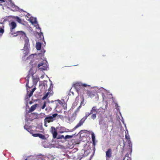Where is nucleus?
Listing matches in <instances>:
<instances>
[{"mask_svg": "<svg viewBox=\"0 0 160 160\" xmlns=\"http://www.w3.org/2000/svg\"><path fill=\"white\" fill-rule=\"evenodd\" d=\"M10 28V31L11 34L13 37L25 35V33L22 31H15L14 29L17 27V24L14 21L11 22L9 24Z\"/></svg>", "mask_w": 160, "mask_h": 160, "instance_id": "f257e3e1", "label": "nucleus"}, {"mask_svg": "<svg viewBox=\"0 0 160 160\" xmlns=\"http://www.w3.org/2000/svg\"><path fill=\"white\" fill-rule=\"evenodd\" d=\"M58 118V115L57 113L50 114L47 116L44 119V122L50 123L52 122Z\"/></svg>", "mask_w": 160, "mask_h": 160, "instance_id": "f03ea898", "label": "nucleus"}, {"mask_svg": "<svg viewBox=\"0 0 160 160\" xmlns=\"http://www.w3.org/2000/svg\"><path fill=\"white\" fill-rule=\"evenodd\" d=\"M37 67L41 71L46 70L48 68L47 62L46 61H43L38 65Z\"/></svg>", "mask_w": 160, "mask_h": 160, "instance_id": "7ed1b4c3", "label": "nucleus"}, {"mask_svg": "<svg viewBox=\"0 0 160 160\" xmlns=\"http://www.w3.org/2000/svg\"><path fill=\"white\" fill-rule=\"evenodd\" d=\"M55 102L57 104L56 106L57 108H58L59 105H60L63 109H66L67 108V104L65 102L64 100H62L61 101L58 100H55Z\"/></svg>", "mask_w": 160, "mask_h": 160, "instance_id": "20e7f679", "label": "nucleus"}, {"mask_svg": "<svg viewBox=\"0 0 160 160\" xmlns=\"http://www.w3.org/2000/svg\"><path fill=\"white\" fill-rule=\"evenodd\" d=\"M8 1L10 3L12 8H14V9L12 10L13 11H17L18 9V7L16 6L12 3L11 0H8ZM6 1V0H0V5H2V4L3 2H5Z\"/></svg>", "mask_w": 160, "mask_h": 160, "instance_id": "39448f33", "label": "nucleus"}, {"mask_svg": "<svg viewBox=\"0 0 160 160\" xmlns=\"http://www.w3.org/2000/svg\"><path fill=\"white\" fill-rule=\"evenodd\" d=\"M50 132L52 134L53 138H56L58 135L57 131L54 127H52L50 129Z\"/></svg>", "mask_w": 160, "mask_h": 160, "instance_id": "423d86ee", "label": "nucleus"}, {"mask_svg": "<svg viewBox=\"0 0 160 160\" xmlns=\"http://www.w3.org/2000/svg\"><path fill=\"white\" fill-rule=\"evenodd\" d=\"M85 119L84 118H83L78 123V124L75 126V127L73 129V130H75L76 128L81 126L84 123Z\"/></svg>", "mask_w": 160, "mask_h": 160, "instance_id": "0eeeda50", "label": "nucleus"}, {"mask_svg": "<svg viewBox=\"0 0 160 160\" xmlns=\"http://www.w3.org/2000/svg\"><path fill=\"white\" fill-rule=\"evenodd\" d=\"M112 149L110 148H108L106 152V158H110L112 156Z\"/></svg>", "mask_w": 160, "mask_h": 160, "instance_id": "6e6552de", "label": "nucleus"}, {"mask_svg": "<svg viewBox=\"0 0 160 160\" xmlns=\"http://www.w3.org/2000/svg\"><path fill=\"white\" fill-rule=\"evenodd\" d=\"M24 36L25 37V38H24L25 43L24 44V48H28V47L29 45V40L28 38L26 37V34H25V35H23L22 36H19L20 37H23Z\"/></svg>", "mask_w": 160, "mask_h": 160, "instance_id": "1a4fd4ad", "label": "nucleus"}, {"mask_svg": "<svg viewBox=\"0 0 160 160\" xmlns=\"http://www.w3.org/2000/svg\"><path fill=\"white\" fill-rule=\"evenodd\" d=\"M32 82H33V85L32 86H35L37 85V82L39 81V78L34 77L33 76H32Z\"/></svg>", "mask_w": 160, "mask_h": 160, "instance_id": "9d476101", "label": "nucleus"}, {"mask_svg": "<svg viewBox=\"0 0 160 160\" xmlns=\"http://www.w3.org/2000/svg\"><path fill=\"white\" fill-rule=\"evenodd\" d=\"M74 86L76 89H77L78 88V87L80 88L81 86L87 87V85L85 84H82L79 83H76L74 85Z\"/></svg>", "mask_w": 160, "mask_h": 160, "instance_id": "9b49d317", "label": "nucleus"}, {"mask_svg": "<svg viewBox=\"0 0 160 160\" xmlns=\"http://www.w3.org/2000/svg\"><path fill=\"white\" fill-rule=\"evenodd\" d=\"M105 111V110L104 109L101 107L98 109L97 114H99L100 115H102L104 113Z\"/></svg>", "mask_w": 160, "mask_h": 160, "instance_id": "f8f14e48", "label": "nucleus"}, {"mask_svg": "<svg viewBox=\"0 0 160 160\" xmlns=\"http://www.w3.org/2000/svg\"><path fill=\"white\" fill-rule=\"evenodd\" d=\"M95 93L94 91H88L87 92L88 95L91 98L93 97L95 95Z\"/></svg>", "mask_w": 160, "mask_h": 160, "instance_id": "ddd939ff", "label": "nucleus"}, {"mask_svg": "<svg viewBox=\"0 0 160 160\" xmlns=\"http://www.w3.org/2000/svg\"><path fill=\"white\" fill-rule=\"evenodd\" d=\"M4 26L3 24L2 23H0V36L2 35L3 33L4 32Z\"/></svg>", "mask_w": 160, "mask_h": 160, "instance_id": "4468645a", "label": "nucleus"}, {"mask_svg": "<svg viewBox=\"0 0 160 160\" xmlns=\"http://www.w3.org/2000/svg\"><path fill=\"white\" fill-rule=\"evenodd\" d=\"M30 75L29 74H28L25 78V79L26 80V86L27 87H28V88H30L31 87H32V86L30 87V86H29V85H28L29 82V78L30 77Z\"/></svg>", "mask_w": 160, "mask_h": 160, "instance_id": "2eb2a0df", "label": "nucleus"}, {"mask_svg": "<svg viewBox=\"0 0 160 160\" xmlns=\"http://www.w3.org/2000/svg\"><path fill=\"white\" fill-rule=\"evenodd\" d=\"M97 111L98 109L97 108L96 106H93L92 109L91 110L90 112L92 114L94 113L97 114Z\"/></svg>", "mask_w": 160, "mask_h": 160, "instance_id": "dca6fc26", "label": "nucleus"}, {"mask_svg": "<svg viewBox=\"0 0 160 160\" xmlns=\"http://www.w3.org/2000/svg\"><path fill=\"white\" fill-rule=\"evenodd\" d=\"M37 104H35L32 106L29 109V112H31L34 111L37 106Z\"/></svg>", "mask_w": 160, "mask_h": 160, "instance_id": "f3484780", "label": "nucleus"}, {"mask_svg": "<svg viewBox=\"0 0 160 160\" xmlns=\"http://www.w3.org/2000/svg\"><path fill=\"white\" fill-rule=\"evenodd\" d=\"M41 43L40 42L36 43V48L38 50H39L41 49Z\"/></svg>", "mask_w": 160, "mask_h": 160, "instance_id": "a211bd4d", "label": "nucleus"}, {"mask_svg": "<svg viewBox=\"0 0 160 160\" xmlns=\"http://www.w3.org/2000/svg\"><path fill=\"white\" fill-rule=\"evenodd\" d=\"M33 92L31 91L28 94V92H27V95L26 96V99H28L33 94Z\"/></svg>", "mask_w": 160, "mask_h": 160, "instance_id": "6ab92c4d", "label": "nucleus"}, {"mask_svg": "<svg viewBox=\"0 0 160 160\" xmlns=\"http://www.w3.org/2000/svg\"><path fill=\"white\" fill-rule=\"evenodd\" d=\"M15 19L19 23H21L22 22V20L19 17L17 16L15 17Z\"/></svg>", "mask_w": 160, "mask_h": 160, "instance_id": "aec40b11", "label": "nucleus"}, {"mask_svg": "<svg viewBox=\"0 0 160 160\" xmlns=\"http://www.w3.org/2000/svg\"><path fill=\"white\" fill-rule=\"evenodd\" d=\"M91 116V119L94 120L96 118V114L92 113Z\"/></svg>", "mask_w": 160, "mask_h": 160, "instance_id": "412c9836", "label": "nucleus"}, {"mask_svg": "<svg viewBox=\"0 0 160 160\" xmlns=\"http://www.w3.org/2000/svg\"><path fill=\"white\" fill-rule=\"evenodd\" d=\"M92 113L91 112L90 113H86L85 116L83 117L85 119H87V118L89 117Z\"/></svg>", "mask_w": 160, "mask_h": 160, "instance_id": "4be33fe9", "label": "nucleus"}, {"mask_svg": "<svg viewBox=\"0 0 160 160\" xmlns=\"http://www.w3.org/2000/svg\"><path fill=\"white\" fill-rule=\"evenodd\" d=\"M52 108L49 107H47L45 108V110L47 111L48 112H49L51 111L52 110Z\"/></svg>", "mask_w": 160, "mask_h": 160, "instance_id": "5701e85b", "label": "nucleus"}, {"mask_svg": "<svg viewBox=\"0 0 160 160\" xmlns=\"http://www.w3.org/2000/svg\"><path fill=\"white\" fill-rule=\"evenodd\" d=\"M38 137L42 139H44L45 138V136L41 134H40Z\"/></svg>", "mask_w": 160, "mask_h": 160, "instance_id": "b1692460", "label": "nucleus"}, {"mask_svg": "<svg viewBox=\"0 0 160 160\" xmlns=\"http://www.w3.org/2000/svg\"><path fill=\"white\" fill-rule=\"evenodd\" d=\"M72 137V136L67 135L65 136V137L64 139L66 140V139H67L71 138Z\"/></svg>", "mask_w": 160, "mask_h": 160, "instance_id": "393cba45", "label": "nucleus"}, {"mask_svg": "<svg viewBox=\"0 0 160 160\" xmlns=\"http://www.w3.org/2000/svg\"><path fill=\"white\" fill-rule=\"evenodd\" d=\"M91 135L92 141H95V135L94 133L92 132L91 134Z\"/></svg>", "mask_w": 160, "mask_h": 160, "instance_id": "a878e982", "label": "nucleus"}, {"mask_svg": "<svg viewBox=\"0 0 160 160\" xmlns=\"http://www.w3.org/2000/svg\"><path fill=\"white\" fill-rule=\"evenodd\" d=\"M49 93L48 92L45 94V96H44L42 98V99L44 100L48 96V95H49Z\"/></svg>", "mask_w": 160, "mask_h": 160, "instance_id": "bb28decb", "label": "nucleus"}, {"mask_svg": "<svg viewBox=\"0 0 160 160\" xmlns=\"http://www.w3.org/2000/svg\"><path fill=\"white\" fill-rule=\"evenodd\" d=\"M46 102L44 101V102H43V104L41 108L42 109H44L45 108V107L46 106Z\"/></svg>", "mask_w": 160, "mask_h": 160, "instance_id": "cd10ccee", "label": "nucleus"}, {"mask_svg": "<svg viewBox=\"0 0 160 160\" xmlns=\"http://www.w3.org/2000/svg\"><path fill=\"white\" fill-rule=\"evenodd\" d=\"M40 133H34L32 134V136L34 137H38Z\"/></svg>", "mask_w": 160, "mask_h": 160, "instance_id": "c85d7f7f", "label": "nucleus"}, {"mask_svg": "<svg viewBox=\"0 0 160 160\" xmlns=\"http://www.w3.org/2000/svg\"><path fill=\"white\" fill-rule=\"evenodd\" d=\"M81 98H82V101H81V104H83V102L84 101V97L83 96H82L81 97Z\"/></svg>", "mask_w": 160, "mask_h": 160, "instance_id": "c756f323", "label": "nucleus"}, {"mask_svg": "<svg viewBox=\"0 0 160 160\" xmlns=\"http://www.w3.org/2000/svg\"><path fill=\"white\" fill-rule=\"evenodd\" d=\"M125 138L126 139H127L128 140L130 139L129 136H128V135L126 133V134L125 135Z\"/></svg>", "mask_w": 160, "mask_h": 160, "instance_id": "7c9ffc66", "label": "nucleus"}, {"mask_svg": "<svg viewBox=\"0 0 160 160\" xmlns=\"http://www.w3.org/2000/svg\"><path fill=\"white\" fill-rule=\"evenodd\" d=\"M65 137L64 135H62L60 136V137L59 138H64V139Z\"/></svg>", "mask_w": 160, "mask_h": 160, "instance_id": "2f4dec72", "label": "nucleus"}, {"mask_svg": "<svg viewBox=\"0 0 160 160\" xmlns=\"http://www.w3.org/2000/svg\"><path fill=\"white\" fill-rule=\"evenodd\" d=\"M36 88H34L32 90V91H31V92H33H33H34V91H35V90H36Z\"/></svg>", "mask_w": 160, "mask_h": 160, "instance_id": "473e14b6", "label": "nucleus"}, {"mask_svg": "<svg viewBox=\"0 0 160 160\" xmlns=\"http://www.w3.org/2000/svg\"><path fill=\"white\" fill-rule=\"evenodd\" d=\"M92 141V143L94 147L96 145L95 141Z\"/></svg>", "mask_w": 160, "mask_h": 160, "instance_id": "72a5a7b5", "label": "nucleus"}, {"mask_svg": "<svg viewBox=\"0 0 160 160\" xmlns=\"http://www.w3.org/2000/svg\"><path fill=\"white\" fill-rule=\"evenodd\" d=\"M47 123H48V122H45L44 121V126H46V127H47Z\"/></svg>", "mask_w": 160, "mask_h": 160, "instance_id": "f704fd0d", "label": "nucleus"}, {"mask_svg": "<svg viewBox=\"0 0 160 160\" xmlns=\"http://www.w3.org/2000/svg\"><path fill=\"white\" fill-rule=\"evenodd\" d=\"M52 86H53V85H52V83H51V86H50V87L49 88V89H48V91H49V89H50V88H51V86H52Z\"/></svg>", "mask_w": 160, "mask_h": 160, "instance_id": "c9c22d12", "label": "nucleus"}, {"mask_svg": "<svg viewBox=\"0 0 160 160\" xmlns=\"http://www.w3.org/2000/svg\"><path fill=\"white\" fill-rule=\"evenodd\" d=\"M41 85H42L43 86H45V83L44 82H42V84Z\"/></svg>", "mask_w": 160, "mask_h": 160, "instance_id": "e433bc0d", "label": "nucleus"}, {"mask_svg": "<svg viewBox=\"0 0 160 160\" xmlns=\"http://www.w3.org/2000/svg\"><path fill=\"white\" fill-rule=\"evenodd\" d=\"M37 22L36 21V20L35 19V21L34 22H32V23H36V22Z\"/></svg>", "mask_w": 160, "mask_h": 160, "instance_id": "4c0bfd02", "label": "nucleus"}, {"mask_svg": "<svg viewBox=\"0 0 160 160\" xmlns=\"http://www.w3.org/2000/svg\"><path fill=\"white\" fill-rule=\"evenodd\" d=\"M93 150H94V151H95V146L93 147Z\"/></svg>", "mask_w": 160, "mask_h": 160, "instance_id": "58836bf2", "label": "nucleus"}, {"mask_svg": "<svg viewBox=\"0 0 160 160\" xmlns=\"http://www.w3.org/2000/svg\"><path fill=\"white\" fill-rule=\"evenodd\" d=\"M127 160H131L130 159L128 158V159H127Z\"/></svg>", "mask_w": 160, "mask_h": 160, "instance_id": "ea45409f", "label": "nucleus"}, {"mask_svg": "<svg viewBox=\"0 0 160 160\" xmlns=\"http://www.w3.org/2000/svg\"><path fill=\"white\" fill-rule=\"evenodd\" d=\"M25 160H28V159H25Z\"/></svg>", "mask_w": 160, "mask_h": 160, "instance_id": "a19ab883", "label": "nucleus"}, {"mask_svg": "<svg viewBox=\"0 0 160 160\" xmlns=\"http://www.w3.org/2000/svg\"><path fill=\"white\" fill-rule=\"evenodd\" d=\"M25 126H24V128H25Z\"/></svg>", "mask_w": 160, "mask_h": 160, "instance_id": "79ce46f5", "label": "nucleus"}]
</instances>
